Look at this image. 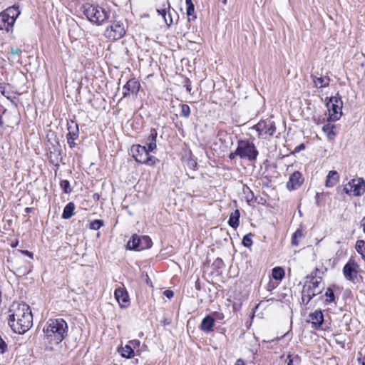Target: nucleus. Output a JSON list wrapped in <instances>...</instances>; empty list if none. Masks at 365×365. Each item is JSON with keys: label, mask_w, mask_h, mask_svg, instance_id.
<instances>
[{"label": "nucleus", "mask_w": 365, "mask_h": 365, "mask_svg": "<svg viewBox=\"0 0 365 365\" xmlns=\"http://www.w3.org/2000/svg\"><path fill=\"white\" fill-rule=\"evenodd\" d=\"M103 225V222L101 220H95L90 224V228L93 230H99Z\"/></svg>", "instance_id": "nucleus-35"}, {"label": "nucleus", "mask_w": 365, "mask_h": 365, "mask_svg": "<svg viewBox=\"0 0 365 365\" xmlns=\"http://www.w3.org/2000/svg\"><path fill=\"white\" fill-rule=\"evenodd\" d=\"M359 266L352 259H350L344 266L342 272L345 279L355 283L359 274Z\"/></svg>", "instance_id": "nucleus-11"}, {"label": "nucleus", "mask_w": 365, "mask_h": 365, "mask_svg": "<svg viewBox=\"0 0 365 365\" xmlns=\"http://www.w3.org/2000/svg\"><path fill=\"white\" fill-rule=\"evenodd\" d=\"M7 349V344L0 336V356L3 355Z\"/></svg>", "instance_id": "nucleus-38"}, {"label": "nucleus", "mask_w": 365, "mask_h": 365, "mask_svg": "<svg viewBox=\"0 0 365 365\" xmlns=\"http://www.w3.org/2000/svg\"><path fill=\"white\" fill-rule=\"evenodd\" d=\"M61 187L63 190L64 192L69 193L71 191L70 187V182L67 180H63L60 182Z\"/></svg>", "instance_id": "nucleus-37"}, {"label": "nucleus", "mask_w": 365, "mask_h": 365, "mask_svg": "<svg viewBox=\"0 0 365 365\" xmlns=\"http://www.w3.org/2000/svg\"><path fill=\"white\" fill-rule=\"evenodd\" d=\"M252 235L251 233L247 234L244 236L242 239V244L245 247H250L252 245Z\"/></svg>", "instance_id": "nucleus-36"}, {"label": "nucleus", "mask_w": 365, "mask_h": 365, "mask_svg": "<svg viewBox=\"0 0 365 365\" xmlns=\"http://www.w3.org/2000/svg\"><path fill=\"white\" fill-rule=\"evenodd\" d=\"M130 343V345H131V346L134 349H135L136 347H138L140 344V342L139 340L138 339H134V340H131L129 341Z\"/></svg>", "instance_id": "nucleus-43"}, {"label": "nucleus", "mask_w": 365, "mask_h": 365, "mask_svg": "<svg viewBox=\"0 0 365 365\" xmlns=\"http://www.w3.org/2000/svg\"><path fill=\"white\" fill-rule=\"evenodd\" d=\"M240 212L239 210H236L235 212H232L228 220L229 225L232 228H237L240 224Z\"/></svg>", "instance_id": "nucleus-23"}, {"label": "nucleus", "mask_w": 365, "mask_h": 365, "mask_svg": "<svg viewBox=\"0 0 365 365\" xmlns=\"http://www.w3.org/2000/svg\"><path fill=\"white\" fill-rule=\"evenodd\" d=\"M44 337L48 342L53 344H60L67 336L68 325L61 318L50 319L43 329Z\"/></svg>", "instance_id": "nucleus-2"}, {"label": "nucleus", "mask_w": 365, "mask_h": 365, "mask_svg": "<svg viewBox=\"0 0 365 365\" xmlns=\"http://www.w3.org/2000/svg\"><path fill=\"white\" fill-rule=\"evenodd\" d=\"M10 53L12 55H16L21 53V50L19 48H11Z\"/></svg>", "instance_id": "nucleus-49"}, {"label": "nucleus", "mask_w": 365, "mask_h": 365, "mask_svg": "<svg viewBox=\"0 0 365 365\" xmlns=\"http://www.w3.org/2000/svg\"><path fill=\"white\" fill-rule=\"evenodd\" d=\"M327 106L329 110L330 120L332 121L338 120L342 115L341 109L343 106V102L339 94L331 97L327 103Z\"/></svg>", "instance_id": "nucleus-8"}, {"label": "nucleus", "mask_w": 365, "mask_h": 365, "mask_svg": "<svg viewBox=\"0 0 365 365\" xmlns=\"http://www.w3.org/2000/svg\"><path fill=\"white\" fill-rule=\"evenodd\" d=\"M310 287L304 286L302 292V303L307 304L310 300L316 296L318 292H312Z\"/></svg>", "instance_id": "nucleus-20"}, {"label": "nucleus", "mask_w": 365, "mask_h": 365, "mask_svg": "<svg viewBox=\"0 0 365 365\" xmlns=\"http://www.w3.org/2000/svg\"><path fill=\"white\" fill-rule=\"evenodd\" d=\"M157 12L159 15L162 16L165 23L168 26L170 27L173 24V20L170 13V5L168 1H167V4L164 5V8L161 9H157Z\"/></svg>", "instance_id": "nucleus-16"}, {"label": "nucleus", "mask_w": 365, "mask_h": 365, "mask_svg": "<svg viewBox=\"0 0 365 365\" xmlns=\"http://www.w3.org/2000/svg\"><path fill=\"white\" fill-rule=\"evenodd\" d=\"M222 1L223 4H225L227 3V0H222Z\"/></svg>", "instance_id": "nucleus-56"}, {"label": "nucleus", "mask_w": 365, "mask_h": 365, "mask_svg": "<svg viewBox=\"0 0 365 365\" xmlns=\"http://www.w3.org/2000/svg\"><path fill=\"white\" fill-rule=\"evenodd\" d=\"M361 227L363 229V232L365 233V216L362 218L361 221Z\"/></svg>", "instance_id": "nucleus-53"}, {"label": "nucleus", "mask_w": 365, "mask_h": 365, "mask_svg": "<svg viewBox=\"0 0 365 365\" xmlns=\"http://www.w3.org/2000/svg\"><path fill=\"white\" fill-rule=\"evenodd\" d=\"M21 14L19 6H13L0 13V30L9 32Z\"/></svg>", "instance_id": "nucleus-4"}, {"label": "nucleus", "mask_w": 365, "mask_h": 365, "mask_svg": "<svg viewBox=\"0 0 365 365\" xmlns=\"http://www.w3.org/2000/svg\"><path fill=\"white\" fill-rule=\"evenodd\" d=\"M75 209V205L73 202H68L64 207L62 218L65 220L70 219L73 215V210Z\"/></svg>", "instance_id": "nucleus-24"}, {"label": "nucleus", "mask_w": 365, "mask_h": 365, "mask_svg": "<svg viewBox=\"0 0 365 365\" xmlns=\"http://www.w3.org/2000/svg\"><path fill=\"white\" fill-rule=\"evenodd\" d=\"M21 252L27 256H29L31 258H33V253L31 252H29L28 250L21 251Z\"/></svg>", "instance_id": "nucleus-52"}, {"label": "nucleus", "mask_w": 365, "mask_h": 365, "mask_svg": "<svg viewBox=\"0 0 365 365\" xmlns=\"http://www.w3.org/2000/svg\"><path fill=\"white\" fill-rule=\"evenodd\" d=\"M185 86L187 92L190 93L192 90L191 82L189 78H186L185 81Z\"/></svg>", "instance_id": "nucleus-44"}, {"label": "nucleus", "mask_w": 365, "mask_h": 365, "mask_svg": "<svg viewBox=\"0 0 365 365\" xmlns=\"http://www.w3.org/2000/svg\"><path fill=\"white\" fill-rule=\"evenodd\" d=\"M190 106L187 104H182L180 115L185 118H187L190 116Z\"/></svg>", "instance_id": "nucleus-34"}, {"label": "nucleus", "mask_w": 365, "mask_h": 365, "mask_svg": "<svg viewBox=\"0 0 365 365\" xmlns=\"http://www.w3.org/2000/svg\"><path fill=\"white\" fill-rule=\"evenodd\" d=\"M309 322L316 329L322 328L324 323V315L321 310H316L314 312L309 314Z\"/></svg>", "instance_id": "nucleus-14"}, {"label": "nucleus", "mask_w": 365, "mask_h": 365, "mask_svg": "<svg viewBox=\"0 0 365 365\" xmlns=\"http://www.w3.org/2000/svg\"><path fill=\"white\" fill-rule=\"evenodd\" d=\"M304 182L302 175L299 171L294 172L287 182V188L289 190H294L299 188Z\"/></svg>", "instance_id": "nucleus-13"}, {"label": "nucleus", "mask_w": 365, "mask_h": 365, "mask_svg": "<svg viewBox=\"0 0 365 365\" xmlns=\"http://www.w3.org/2000/svg\"><path fill=\"white\" fill-rule=\"evenodd\" d=\"M326 302L328 303L332 302L335 299L334 290L331 287H328L325 292Z\"/></svg>", "instance_id": "nucleus-32"}, {"label": "nucleus", "mask_w": 365, "mask_h": 365, "mask_svg": "<svg viewBox=\"0 0 365 365\" xmlns=\"http://www.w3.org/2000/svg\"><path fill=\"white\" fill-rule=\"evenodd\" d=\"M235 365H246V364L244 360L239 359L236 361Z\"/></svg>", "instance_id": "nucleus-51"}, {"label": "nucleus", "mask_w": 365, "mask_h": 365, "mask_svg": "<svg viewBox=\"0 0 365 365\" xmlns=\"http://www.w3.org/2000/svg\"><path fill=\"white\" fill-rule=\"evenodd\" d=\"M133 157L140 163L153 166L155 164L157 159L150 155L151 151L148 150L145 145H137L133 148Z\"/></svg>", "instance_id": "nucleus-6"}, {"label": "nucleus", "mask_w": 365, "mask_h": 365, "mask_svg": "<svg viewBox=\"0 0 365 365\" xmlns=\"http://www.w3.org/2000/svg\"><path fill=\"white\" fill-rule=\"evenodd\" d=\"M312 78L317 88H325L329 85L330 78L329 76L317 77L315 76H312Z\"/></svg>", "instance_id": "nucleus-22"}, {"label": "nucleus", "mask_w": 365, "mask_h": 365, "mask_svg": "<svg viewBox=\"0 0 365 365\" xmlns=\"http://www.w3.org/2000/svg\"><path fill=\"white\" fill-rule=\"evenodd\" d=\"M214 324L215 319L212 316L207 315L202 319L200 327L201 330L208 333L212 330Z\"/></svg>", "instance_id": "nucleus-19"}, {"label": "nucleus", "mask_w": 365, "mask_h": 365, "mask_svg": "<svg viewBox=\"0 0 365 365\" xmlns=\"http://www.w3.org/2000/svg\"><path fill=\"white\" fill-rule=\"evenodd\" d=\"M237 151L240 158L250 161L255 160L258 155V150L255 144L249 140H240L237 141Z\"/></svg>", "instance_id": "nucleus-5"}, {"label": "nucleus", "mask_w": 365, "mask_h": 365, "mask_svg": "<svg viewBox=\"0 0 365 365\" xmlns=\"http://www.w3.org/2000/svg\"><path fill=\"white\" fill-rule=\"evenodd\" d=\"M287 360H288L287 365H293V363H294V361H298L299 360V357H298V356H296L294 357H292L291 355H289L287 356Z\"/></svg>", "instance_id": "nucleus-42"}, {"label": "nucleus", "mask_w": 365, "mask_h": 365, "mask_svg": "<svg viewBox=\"0 0 365 365\" xmlns=\"http://www.w3.org/2000/svg\"><path fill=\"white\" fill-rule=\"evenodd\" d=\"M339 180V175L335 170H331L329 172L325 185L328 187L334 186Z\"/></svg>", "instance_id": "nucleus-21"}, {"label": "nucleus", "mask_w": 365, "mask_h": 365, "mask_svg": "<svg viewBox=\"0 0 365 365\" xmlns=\"http://www.w3.org/2000/svg\"><path fill=\"white\" fill-rule=\"evenodd\" d=\"M334 125L330 123H327L324 125L322 127V130L324 133H327V135L329 139L332 140L334 138L336 134L334 132Z\"/></svg>", "instance_id": "nucleus-27"}, {"label": "nucleus", "mask_w": 365, "mask_h": 365, "mask_svg": "<svg viewBox=\"0 0 365 365\" xmlns=\"http://www.w3.org/2000/svg\"><path fill=\"white\" fill-rule=\"evenodd\" d=\"M302 235H303L302 231L299 229L297 230L292 235V244L295 246L298 245H299L298 238H301L302 237Z\"/></svg>", "instance_id": "nucleus-33"}, {"label": "nucleus", "mask_w": 365, "mask_h": 365, "mask_svg": "<svg viewBox=\"0 0 365 365\" xmlns=\"http://www.w3.org/2000/svg\"><path fill=\"white\" fill-rule=\"evenodd\" d=\"M194 12H195V6H189L187 7V17H188V19L189 21L190 20V17L192 16L193 19H195L196 16H194Z\"/></svg>", "instance_id": "nucleus-39"}, {"label": "nucleus", "mask_w": 365, "mask_h": 365, "mask_svg": "<svg viewBox=\"0 0 365 365\" xmlns=\"http://www.w3.org/2000/svg\"><path fill=\"white\" fill-rule=\"evenodd\" d=\"M272 277L276 280H282L284 277V271L282 267H277L272 269Z\"/></svg>", "instance_id": "nucleus-28"}, {"label": "nucleus", "mask_w": 365, "mask_h": 365, "mask_svg": "<svg viewBox=\"0 0 365 365\" xmlns=\"http://www.w3.org/2000/svg\"><path fill=\"white\" fill-rule=\"evenodd\" d=\"M253 128L258 133V137L262 139L273 135L276 131L275 123L271 119L260 120Z\"/></svg>", "instance_id": "nucleus-9"}, {"label": "nucleus", "mask_w": 365, "mask_h": 365, "mask_svg": "<svg viewBox=\"0 0 365 365\" xmlns=\"http://www.w3.org/2000/svg\"><path fill=\"white\" fill-rule=\"evenodd\" d=\"M152 244L153 242L150 237L145 235L140 237V245L142 246V250L151 247Z\"/></svg>", "instance_id": "nucleus-29"}, {"label": "nucleus", "mask_w": 365, "mask_h": 365, "mask_svg": "<svg viewBox=\"0 0 365 365\" xmlns=\"http://www.w3.org/2000/svg\"><path fill=\"white\" fill-rule=\"evenodd\" d=\"M212 317L215 319V320L220 321L222 320L225 317L222 313L215 312L213 313Z\"/></svg>", "instance_id": "nucleus-41"}, {"label": "nucleus", "mask_w": 365, "mask_h": 365, "mask_svg": "<svg viewBox=\"0 0 365 365\" xmlns=\"http://www.w3.org/2000/svg\"><path fill=\"white\" fill-rule=\"evenodd\" d=\"M236 156H239V157H240V153H238L237 148L235 150V152H232V153H231L229 155V158H230V159L232 160V159H234Z\"/></svg>", "instance_id": "nucleus-46"}, {"label": "nucleus", "mask_w": 365, "mask_h": 365, "mask_svg": "<svg viewBox=\"0 0 365 365\" xmlns=\"http://www.w3.org/2000/svg\"><path fill=\"white\" fill-rule=\"evenodd\" d=\"M187 165L191 168H195L197 166V163L193 160H190L187 163Z\"/></svg>", "instance_id": "nucleus-47"}, {"label": "nucleus", "mask_w": 365, "mask_h": 365, "mask_svg": "<svg viewBox=\"0 0 365 365\" xmlns=\"http://www.w3.org/2000/svg\"><path fill=\"white\" fill-rule=\"evenodd\" d=\"M125 34V29L123 22L113 21L105 31V36L111 41H117L123 38Z\"/></svg>", "instance_id": "nucleus-7"}, {"label": "nucleus", "mask_w": 365, "mask_h": 365, "mask_svg": "<svg viewBox=\"0 0 365 365\" xmlns=\"http://www.w3.org/2000/svg\"><path fill=\"white\" fill-rule=\"evenodd\" d=\"M185 3H186V5H187V7L189 6H193V3L192 1V0H185Z\"/></svg>", "instance_id": "nucleus-54"}, {"label": "nucleus", "mask_w": 365, "mask_h": 365, "mask_svg": "<svg viewBox=\"0 0 365 365\" xmlns=\"http://www.w3.org/2000/svg\"><path fill=\"white\" fill-rule=\"evenodd\" d=\"M67 130L68 133L66 138L71 139H77L79 135V129L78 124L73 120H70L67 122Z\"/></svg>", "instance_id": "nucleus-18"}, {"label": "nucleus", "mask_w": 365, "mask_h": 365, "mask_svg": "<svg viewBox=\"0 0 365 365\" xmlns=\"http://www.w3.org/2000/svg\"><path fill=\"white\" fill-rule=\"evenodd\" d=\"M9 313V324L16 333L24 334L32 327L33 316L27 304L14 302Z\"/></svg>", "instance_id": "nucleus-1"}, {"label": "nucleus", "mask_w": 365, "mask_h": 365, "mask_svg": "<svg viewBox=\"0 0 365 365\" xmlns=\"http://www.w3.org/2000/svg\"><path fill=\"white\" fill-rule=\"evenodd\" d=\"M305 148V145L302 143V144H300L299 145H298L297 147L295 148V151L296 152H299L300 150H302Z\"/></svg>", "instance_id": "nucleus-50"}, {"label": "nucleus", "mask_w": 365, "mask_h": 365, "mask_svg": "<svg viewBox=\"0 0 365 365\" xmlns=\"http://www.w3.org/2000/svg\"><path fill=\"white\" fill-rule=\"evenodd\" d=\"M81 11L88 21L97 25L103 24L108 19L107 12L98 5L86 3Z\"/></svg>", "instance_id": "nucleus-3"}, {"label": "nucleus", "mask_w": 365, "mask_h": 365, "mask_svg": "<svg viewBox=\"0 0 365 365\" xmlns=\"http://www.w3.org/2000/svg\"><path fill=\"white\" fill-rule=\"evenodd\" d=\"M3 125H4V121H3L1 115H0V126H3Z\"/></svg>", "instance_id": "nucleus-55"}, {"label": "nucleus", "mask_w": 365, "mask_h": 365, "mask_svg": "<svg viewBox=\"0 0 365 365\" xmlns=\"http://www.w3.org/2000/svg\"><path fill=\"white\" fill-rule=\"evenodd\" d=\"M26 210L27 212H29V208H26Z\"/></svg>", "instance_id": "nucleus-61"}, {"label": "nucleus", "mask_w": 365, "mask_h": 365, "mask_svg": "<svg viewBox=\"0 0 365 365\" xmlns=\"http://www.w3.org/2000/svg\"><path fill=\"white\" fill-rule=\"evenodd\" d=\"M319 283H320V280L315 279L314 280L313 279L309 282H307L304 286L310 287L311 291L318 292V294H319L320 292L317 291V288H318Z\"/></svg>", "instance_id": "nucleus-31"}, {"label": "nucleus", "mask_w": 365, "mask_h": 365, "mask_svg": "<svg viewBox=\"0 0 365 365\" xmlns=\"http://www.w3.org/2000/svg\"><path fill=\"white\" fill-rule=\"evenodd\" d=\"M114 295L121 307L127 306L129 302V297L125 289L118 288L115 290Z\"/></svg>", "instance_id": "nucleus-17"}, {"label": "nucleus", "mask_w": 365, "mask_h": 365, "mask_svg": "<svg viewBox=\"0 0 365 365\" xmlns=\"http://www.w3.org/2000/svg\"><path fill=\"white\" fill-rule=\"evenodd\" d=\"M140 83L135 78H131L123 87V97L126 98L130 94H137L140 90Z\"/></svg>", "instance_id": "nucleus-12"}, {"label": "nucleus", "mask_w": 365, "mask_h": 365, "mask_svg": "<svg viewBox=\"0 0 365 365\" xmlns=\"http://www.w3.org/2000/svg\"><path fill=\"white\" fill-rule=\"evenodd\" d=\"M242 192L245 195V198L247 202H250L254 199L253 192L250 190V188L247 185H243Z\"/></svg>", "instance_id": "nucleus-30"}, {"label": "nucleus", "mask_w": 365, "mask_h": 365, "mask_svg": "<svg viewBox=\"0 0 365 365\" xmlns=\"http://www.w3.org/2000/svg\"><path fill=\"white\" fill-rule=\"evenodd\" d=\"M320 274H322V272H320V270L317 268H316L313 272L312 273V280H314L315 279H317L318 280H320L321 281V279H322V277L320 276Z\"/></svg>", "instance_id": "nucleus-40"}, {"label": "nucleus", "mask_w": 365, "mask_h": 365, "mask_svg": "<svg viewBox=\"0 0 365 365\" xmlns=\"http://www.w3.org/2000/svg\"><path fill=\"white\" fill-rule=\"evenodd\" d=\"M147 278H148V279H147V282L148 283V282H149V277H148V275H147Z\"/></svg>", "instance_id": "nucleus-59"}, {"label": "nucleus", "mask_w": 365, "mask_h": 365, "mask_svg": "<svg viewBox=\"0 0 365 365\" xmlns=\"http://www.w3.org/2000/svg\"><path fill=\"white\" fill-rule=\"evenodd\" d=\"M158 132L155 128H151L150 133L145 138V145L150 151H154L157 148L156 140Z\"/></svg>", "instance_id": "nucleus-15"}, {"label": "nucleus", "mask_w": 365, "mask_h": 365, "mask_svg": "<svg viewBox=\"0 0 365 365\" xmlns=\"http://www.w3.org/2000/svg\"><path fill=\"white\" fill-rule=\"evenodd\" d=\"M135 352L133 348L130 344L122 347L121 356L126 359H131L134 356Z\"/></svg>", "instance_id": "nucleus-26"}, {"label": "nucleus", "mask_w": 365, "mask_h": 365, "mask_svg": "<svg viewBox=\"0 0 365 365\" xmlns=\"http://www.w3.org/2000/svg\"><path fill=\"white\" fill-rule=\"evenodd\" d=\"M143 335V333H140V334H139V336H142Z\"/></svg>", "instance_id": "nucleus-60"}, {"label": "nucleus", "mask_w": 365, "mask_h": 365, "mask_svg": "<svg viewBox=\"0 0 365 365\" xmlns=\"http://www.w3.org/2000/svg\"><path fill=\"white\" fill-rule=\"evenodd\" d=\"M17 245H18V242L14 243L13 247H15V246H16Z\"/></svg>", "instance_id": "nucleus-58"}, {"label": "nucleus", "mask_w": 365, "mask_h": 365, "mask_svg": "<svg viewBox=\"0 0 365 365\" xmlns=\"http://www.w3.org/2000/svg\"><path fill=\"white\" fill-rule=\"evenodd\" d=\"M164 294L166 297L170 299L171 297H173V292L171 290H165L164 292Z\"/></svg>", "instance_id": "nucleus-48"}, {"label": "nucleus", "mask_w": 365, "mask_h": 365, "mask_svg": "<svg viewBox=\"0 0 365 365\" xmlns=\"http://www.w3.org/2000/svg\"><path fill=\"white\" fill-rule=\"evenodd\" d=\"M17 245H18V242L14 243L13 247H15V246H16Z\"/></svg>", "instance_id": "nucleus-57"}, {"label": "nucleus", "mask_w": 365, "mask_h": 365, "mask_svg": "<svg viewBox=\"0 0 365 365\" xmlns=\"http://www.w3.org/2000/svg\"><path fill=\"white\" fill-rule=\"evenodd\" d=\"M128 247L129 249L135 250H142V246L140 245V237L133 236L131 240L128 242Z\"/></svg>", "instance_id": "nucleus-25"}, {"label": "nucleus", "mask_w": 365, "mask_h": 365, "mask_svg": "<svg viewBox=\"0 0 365 365\" xmlns=\"http://www.w3.org/2000/svg\"><path fill=\"white\" fill-rule=\"evenodd\" d=\"M344 190L350 196H361L365 192V180L361 178L352 179L344 185Z\"/></svg>", "instance_id": "nucleus-10"}, {"label": "nucleus", "mask_w": 365, "mask_h": 365, "mask_svg": "<svg viewBox=\"0 0 365 365\" xmlns=\"http://www.w3.org/2000/svg\"><path fill=\"white\" fill-rule=\"evenodd\" d=\"M66 139H67V143H68V144L69 145V147H70L71 148H73L75 146V145H76V143H75V142H74V141H75L76 139H71V138H66Z\"/></svg>", "instance_id": "nucleus-45"}]
</instances>
